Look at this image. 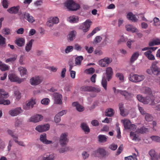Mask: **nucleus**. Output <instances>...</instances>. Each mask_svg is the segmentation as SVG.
Returning <instances> with one entry per match:
<instances>
[{"label":"nucleus","instance_id":"1","mask_svg":"<svg viewBox=\"0 0 160 160\" xmlns=\"http://www.w3.org/2000/svg\"><path fill=\"white\" fill-rule=\"evenodd\" d=\"M64 5L70 11H76L79 9L80 6L73 0H67L64 3Z\"/></svg>","mask_w":160,"mask_h":160},{"label":"nucleus","instance_id":"2","mask_svg":"<svg viewBox=\"0 0 160 160\" xmlns=\"http://www.w3.org/2000/svg\"><path fill=\"white\" fill-rule=\"evenodd\" d=\"M8 93L5 92L3 89H0V104L9 105L10 102L9 100H4L8 97Z\"/></svg>","mask_w":160,"mask_h":160},{"label":"nucleus","instance_id":"3","mask_svg":"<svg viewBox=\"0 0 160 160\" xmlns=\"http://www.w3.org/2000/svg\"><path fill=\"white\" fill-rule=\"evenodd\" d=\"M35 100L33 98L23 103L22 105L23 108L25 110H29L32 109L36 104Z\"/></svg>","mask_w":160,"mask_h":160},{"label":"nucleus","instance_id":"4","mask_svg":"<svg viewBox=\"0 0 160 160\" xmlns=\"http://www.w3.org/2000/svg\"><path fill=\"white\" fill-rule=\"evenodd\" d=\"M80 90L82 91L94 92L97 93L100 92L101 91V89L99 88L88 86H83L81 88Z\"/></svg>","mask_w":160,"mask_h":160},{"label":"nucleus","instance_id":"5","mask_svg":"<svg viewBox=\"0 0 160 160\" xmlns=\"http://www.w3.org/2000/svg\"><path fill=\"white\" fill-rule=\"evenodd\" d=\"M92 23L91 22L90 20L88 19L86 21L82 23V24L79 26V28L82 30L84 32H87L90 28V26Z\"/></svg>","mask_w":160,"mask_h":160},{"label":"nucleus","instance_id":"6","mask_svg":"<svg viewBox=\"0 0 160 160\" xmlns=\"http://www.w3.org/2000/svg\"><path fill=\"white\" fill-rule=\"evenodd\" d=\"M67 133H62L60 136L59 140V142L62 147H64L66 145L68 142V139L67 138Z\"/></svg>","mask_w":160,"mask_h":160},{"label":"nucleus","instance_id":"7","mask_svg":"<svg viewBox=\"0 0 160 160\" xmlns=\"http://www.w3.org/2000/svg\"><path fill=\"white\" fill-rule=\"evenodd\" d=\"M123 123L124 128L130 131H134L136 129V126L134 124H132L129 120H123Z\"/></svg>","mask_w":160,"mask_h":160},{"label":"nucleus","instance_id":"8","mask_svg":"<svg viewBox=\"0 0 160 160\" xmlns=\"http://www.w3.org/2000/svg\"><path fill=\"white\" fill-rule=\"evenodd\" d=\"M43 78L39 76H35L31 78L30 80V84L32 85H37L42 81Z\"/></svg>","mask_w":160,"mask_h":160},{"label":"nucleus","instance_id":"9","mask_svg":"<svg viewBox=\"0 0 160 160\" xmlns=\"http://www.w3.org/2000/svg\"><path fill=\"white\" fill-rule=\"evenodd\" d=\"M50 126V125L48 123L36 126L35 130L40 132H46L49 130Z\"/></svg>","mask_w":160,"mask_h":160},{"label":"nucleus","instance_id":"10","mask_svg":"<svg viewBox=\"0 0 160 160\" xmlns=\"http://www.w3.org/2000/svg\"><path fill=\"white\" fill-rule=\"evenodd\" d=\"M23 112L21 107H17L10 110L9 112V114L12 117L16 116Z\"/></svg>","mask_w":160,"mask_h":160},{"label":"nucleus","instance_id":"11","mask_svg":"<svg viewBox=\"0 0 160 160\" xmlns=\"http://www.w3.org/2000/svg\"><path fill=\"white\" fill-rule=\"evenodd\" d=\"M22 16L23 19L27 20L29 22L32 23L35 21L34 18L28 12H23Z\"/></svg>","mask_w":160,"mask_h":160},{"label":"nucleus","instance_id":"12","mask_svg":"<svg viewBox=\"0 0 160 160\" xmlns=\"http://www.w3.org/2000/svg\"><path fill=\"white\" fill-rule=\"evenodd\" d=\"M43 118V116L41 114H36L31 117L29 119V121L33 122H37L41 121Z\"/></svg>","mask_w":160,"mask_h":160},{"label":"nucleus","instance_id":"13","mask_svg":"<svg viewBox=\"0 0 160 160\" xmlns=\"http://www.w3.org/2000/svg\"><path fill=\"white\" fill-rule=\"evenodd\" d=\"M55 156L53 153H47L43 155L41 160H54Z\"/></svg>","mask_w":160,"mask_h":160},{"label":"nucleus","instance_id":"14","mask_svg":"<svg viewBox=\"0 0 160 160\" xmlns=\"http://www.w3.org/2000/svg\"><path fill=\"white\" fill-rule=\"evenodd\" d=\"M116 92L117 93H119L121 94L124 96L125 97V98L126 99L128 100L130 99L132 97V94L125 90H117Z\"/></svg>","mask_w":160,"mask_h":160},{"label":"nucleus","instance_id":"15","mask_svg":"<svg viewBox=\"0 0 160 160\" xmlns=\"http://www.w3.org/2000/svg\"><path fill=\"white\" fill-rule=\"evenodd\" d=\"M55 103L58 104H61L62 102V95L58 93H56L54 94Z\"/></svg>","mask_w":160,"mask_h":160},{"label":"nucleus","instance_id":"16","mask_svg":"<svg viewBox=\"0 0 160 160\" xmlns=\"http://www.w3.org/2000/svg\"><path fill=\"white\" fill-rule=\"evenodd\" d=\"M95 155H97V153H99L102 156L104 157L108 155V153L103 148H99L97 150L94 151Z\"/></svg>","mask_w":160,"mask_h":160},{"label":"nucleus","instance_id":"17","mask_svg":"<svg viewBox=\"0 0 160 160\" xmlns=\"http://www.w3.org/2000/svg\"><path fill=\"white\" fill-rule=\"evenodd\" d=\"M20 8L19 6H13L7 9V11L11 14H17Z\"/></svg>","mask_w":160,"mask_h":160},{"label":"nucleus","instance_id":"18","mask_svg":"<svg viewBox=\"0 0 160 160\" xmlns=\"http://www.w3.org/2000/svg\"><path fill=\"white\" fill-rule=\"evenodd\" d=\"M154 100V97L152 95H147L145 97H144V104H147L149 103H152Z\"/></svg>","mask_w":160,"mask_h":160},{"label":"nucleus","instance_id":"19","mask_svg":"<svg viewBox=\"0 0 160 160\" xmlns=\"http://www.w3.org/2000/svg\"><path fill=\"white\" fill-rule=\"evenodd\" d=\"M106 74L108 80L109 81L112 78V76L113 74L112 69L111 67H108L106 68Z\"/></svg>","mask_w":160,"mask_h":160},{"label":"nucleus","instance_id":"20","mask_svg":"<svg viewBox=\"0 0 160 160\" xmlns=\"http://www.w3.org/2000/svg\"><path fill=\"white\" fill-rule=\"evenodd\" d=\"M80 127L85 133L88 134L90 132V128L86 123H82L81 124Z\"/></svg>","mask_w":160,"mask_h":160},{"label":"nucleus","instance_id":"21","mask_svg":"<svg viewBox=\"0 0 160 160\" xmlns=\"http://www.w3.org/2000/svg\"><path fill=\"white\" fill-rule=\"evenodd\" d=\"M25 42V39L22 38H19L16 39L15 41V43L19 47H22L23 46Z\"/></svg>","mask_w":160,"mask_h":160},{"label":"nucleus","instance_id":"22","mask_svg":"<svg viewBox=\"0 0 160 160\" xmlns=\"http://www.w3.org/2000/svg\"><path fill=\"white\" fill-rule=\"evenodd\" d=\"M72 105L76 107L77 110L79 112H82L84 111V108L82 105H80L77 102H74L72 103Z\"/></svg>","mask_w":160,"mask_h":160},{"label":"nucleus","instance_id":"23","mask_svg":"<svg viewBox=\"0 0 160 160\" xmlns=\"http://www.w3.org/2000/svg\"><path fill=\"white\" fill-rule=\"evenodd\" d=\"M119 109L120 111L121 115L123 117L127 115V113L125 112L123 104L122 103H119L118 104Z\"/></svg>","mask_w":160,"mask_h":160},{"label":"nucleus","instance_id":"24","mask_svg":"<svg viewBox=\"0 0 160 160\" xmlns=\"http://www.w3.org/2000/svg\"><path fill=\"white\" fill-rule=\"evenodd\" d=\"M126 30L129 32H137L138 30L133 26L128 25L126 26Z\"/></svg>","mask_w":160,"mask_h":160},{"label":"nucleus","instance_id":"25","mask_svg":"<svg viewBox=\"0 0 160 160\" xmlns=\"http://www.w3.org/2000/svg\"><path fill=\"white\" fill-rule=\"evenodd\" d=\"M152 52L151 51L149 50L145 52L144 54L149 59L151 60H154L155 59V57L154 56L151 54Z\"/></svg>","mask_w":160,"mask_h":160},{"label":"nucleus","instance_id":"26","mask_svg":"<svg viewBox=\"0 0 160 160\" xmlns=\"http://www.w3.org/2000/svg\"><path fill=\"white\" fill-rule=\"evenodd\" d=\"M127 18L133 22H137L138 20V19L131 12H129L127 14Z\"/></svg>","mask_w":160,"mask_h":160},{"label":"nucleus","instance_id":"27","mask_svg":"<svg viewBox=\"0 0 160 160\" xmlns=\"http://www.w3.org/2000/svg\"><path fill=\"white\" fill-rule=\"evenodd\" d=\"M76 32L74 31H71L68 36V38L69 41H72L75 38Z\"/></svg>","mask_w":160,"mask_h":160},{"label":"nucleus","instance_id":"28","mask_svg":"<svg viewBox=\"0 0 160 160\" xmlns=\"http://www.w3.org/2000/svg\"><path fill=\"white\" fill-rule=\"evenodd\" d=\"M139 55V53L138 52H136L133 53L130 60V62L131 63L133 62L136 60Z\"/></svg>","mask_w":160,"mask_h":160},{"label":"nucleus","instance_id":"29","mask_svg":"<svg viewBox=\"0 0 160 160\" xmlns=\"http://www.w3.org/2000/svg\"><path fill=\"white\" fill-rule=\"evenodd\" d=\"M98 141L99 142L102 143L106 142L107 141V138L106 137L103 135H99L98 137Z\"/></svg>","mask_w":160,"mask_h":160},{"label":"nucleus","instance_id":"30","mask_svg":"<svg viewBox=\"0 0 160 160\" xmlns=\"http://www.w3.org/2000/svg\"><path fill=\"white\" fill-rule=\"evenodd\" d=\"M114 110L112 108H108L107 109L105 112V115L107 116L111 117L114 114Z\"/></svg>","mask_w":160,"mask_h":160},{"label":"nucleus","instance_id":"31","mask_svg":"<svg viewBox=\"0 0 160 160\" xmlns=\"http://www.w3.org/2000/svg\"><path fill=\"white\" fill-rule=\"evenodd\" d=\"M34 40L31 39L26 44L25 49L27 52H29L31 50L32 46V42Z\"/></svg>","mask_w":160,"mask_h":160},{"label":"nucleus","instance_id":"32","mask_svg":"<svg viewBox=\"0 0 160 160\" xmlns=\"http://www.w3.org/2000/svg\"><path fill=\"white\" fill-rule=\"evenodd\" d=\"M152 74L154 75H158L160 74V68L158 66L152 67Z\"/></svg>","mask_w":160,"mask_h":160},{"label":"nucleus","instance_id":"33","mask_svg":"<svg viewBox=\"0 0 160 160\" xmlns=\"http://www.w3.org/2000/svg\"><path fill=\"white\" fill-rule=\"evenodd\" d=\"M9 68L6 64L2 63V61H0V69L2 71L8 70Z\"/></svg>","mask_w":160,"mask_h":160},{"label":"nucleus","instance_id":"34","mask_svg":"<svg viewBox=\"0 0 160 160\" xmlns=\"http://www.w3.org/2000/svg\"><path fill=\"white\" fill-rule=\"evenodd\" d=\"M18 70L19 71L20 75L22 77L24 76L25 75L27 74V69L24 67H19L18 68Z\"/></svg>","mask_w":160,"mask_h":160},{"label":"nucleus","instance_id":"35","mask_svg":"<svg viewBox=\"0 0 160 160\" xmlns=\"http://www.w3.org/2000/svg\"><path fill=\"white\" fill-rule=\"evenodd\" d=\"M83 59V58L82 56H78L75 59V64L77 65H80Z\"/></svg>","mask_w":160,"mask_h":160},{"label":"nucleus","instance_id":"36","mask_svg":"<svg viewBox=\"0 0 160 160\" xmlns=\"http://www.w3.org/2000/svg\"><path fill=\"white\" fill-rule=\"evenodd\" d=\"M9 79L11 82H16L18 81V77L14 74H9L8 76Z\"/></svg>","mask_w":160,"mask_h":160},{"label":"nucleus","instance_id":"37","mask_svg":"<svg viewBox=\"0 0 160 160\" xmlns=\"http://www.w3.org/2000/svg\"><path fill=\"white\" fill-rule=\"evenodd\" d=\"M101 84L102 87L105 89V90L106 91L107 90V82L105 77H104L102 78V80Z\"/></svg>","mask_w":160,"mask_h":160},{"label":"nucleus","instance_id":"38","mask_svg":"<svg viewBox=\"0 0 160 160\" xmlns=\"http://www.w3.org/2000/svg\"><path fill=\"white\" fill-rule=\"evenodd\" d=\"M17 58V56L15 55L13 57L10 58L6 59L5 60V62L6 63L13 62H14Z\"/></svg>","mask_w":160,"mask_h":160},{"label":"nucleus","instance_id":"39","mask_svg":"<svg viewBox=\"0 0 160 160\" xmlns=\"http://www.w3.org/2000/svg\"><path fill=\"white\" fill-rule=\"evenodd\" d=\"M136 74H133L131 73L129 75L128 78L130 81H132L133 82H136Z\"/></svg>","mask_w":160,"mask_h":160},{"label":"nucleus","instance_id":"40","mask_svg":"<svg viewBox=\"0 0 160 160\" xmlns=\"http://www.w3.org/2000/svg\"><path fill=\"white\" fill-rule=\"evenodd\" d=\"M144 78L145 77L143 75H139L136 74V82L142 81Z\"/></svg>","mask_w":160,"mask_h":160},{"label":"nucleus","instance_id":"41","mask_svg":"<svg viewBox=\"0 0 160 160\" xmlns=\"http://www.w3.org/2000/svg\"><path fill=\"white\" fill-rule=\"evenodd\" d=\"M47 140V135L45 133H43L41 134L40 136V140L43 143H44Z\"/></svg>","mask_w":160,"mask_h":160},{"label":"nucleus","instance_id":"42","mask_svg":"<svg viewBox=\"0 0 160 160\" xmlns=\"http://www.w3.org/2000/svg\"><path fill=\"white\" fill-rule=\"evenodd\" d=\"M79 21V18L77 16H73L70 17L69 21L71 22L75 23L78 22Z\"/></svg>","mask_w":160,"mask_h":160},{"label":"nucleus","instance_id":"43","mask_svg":"<svg viewBox=\"0 0 160 160\" xmlns=\"http://www.w3.org/2000/svg\"><path fill=\"white\" fill-rule=\"evenodd\" d=\"M145 118L146 121L148 122H150L152 120L153 117L152 115L147 113L145 115Z\"/></svg>","mask_w":160,"mask_h":160},{"label":"nucleus","instance_id":"44","mask_svg":"<svg viewBox=\"0 0 160 160\" xmlns=\"http://www.w3.org/2000/svg\"><path fill=\"white\" fill-rule=\"evenodd\" d=\"M100 29L98 27H97L94 28L92 31V32L89 34L87 36V38H90L91 37H92V35H93L94 34H95L97 32L99 31Z\"/></svg>","mask_w":160,"mask_h":160},{"label":"nucleus","instance_id":"45","mask_svg":"<svg viewBox=\"0 0 160 160\" xmlns=\"http://www.w3.org/2000/svg\"><path fill=\"white\" fill-rule=\"evenodd\" d=\"M148 131V128L144 127H142L138 130V132L141 133H145Z\"/></svg>","mask_w":160,"mask_h":160},{"label":"nucleus","instance_id":"46","mask_svg":"<svg viewBox=\"0 0 160 160\" xmlns=\"http://www.w3.org/2000/svg\"><path fill=\"white\" fill-rule=\"evenodd\" d=\"M5 38L0 34V46H2L5 44Z\"/></svg>","mask_w":160,"mask_h":160},{"label":"nucleus","instance_id":"47","mask_svg":"<svg viewBox=\"0 0 160 160\" xmlns=\"http://www.w3.org/2000/svg\"><path fill=\"white\" fill-rule=\"evenodd\" d=\"M151 138L152 141L156 142H160V137L157 136H152L151 137Z\"/></svg>","mask_w":160,"mask_h":160},{"label":"nucleus","instance_id":"48","mask_svg":"<svg viewBox=\"0 0 160 160\" xmlns=\"http://www.w3.org/2000/svg\"><path fill=\"white\" fill-rule=\"evenodd\" d=\"M14 94L16 98L18 100H19L21 98V93L18 90L15 91Z\"/></svg>","mask_w":160,"mask_h":160},{"label":"nucleus","instance_id":"49","mask_svg":"<svg viewBox=\"0 0 160 160\" xmlns=\"http://www.w3.org/2000/svg\"><path fill=\"white\" fill-rule=\"evenodd\" d=\"M69 149V148L68 147L61 148L59 149V152L60 153H64L68 151Z\"/></svg>","mask_w":160,"mask_h":160},{"label":"nucleus","instance_id":"50","mask_svg":"<svg viewBox=\"0 0 160 160\" xmlns=\"http://www.w3.org/2000/svg\"><path fill=\"white\" fill-rule=\"evenodd\" d=\"M2 32L5 35H9L11 34V30L8 28H5L2 30Z\"/></svg>","mask_w":160,"mask_h":160},{"label":"nucleus","instance_id":"51","mask_svg":"<svg viewBox=\"0 0 160 160\" xmlns=\"http://www.w3.org/2000/svg\"><path fill=\"white\" fill-rule=\"evenodd\" d=\"M103 60L105 61V63L106 64L107 66H108V64L112 62V59L111 58H109L108 57H105L103 59Z\"/></svg>","mask_w":160,"mask_h":160},{"label":"nucleus","instance_id":"52","mask_svg":"<svg viewBox=\"0 0 160 160\" xmlns=\"http://www.w3.org/2000/svg\"><path fill=\"white\" fill-rule=\"evenodd\" d=\"M144 93L148 94V95H152V92L151 89L148 87H146L144 89Z\"/></svg>","mask_w":160,"mask_h":160},{"label":"nucleus","instance_id":"53","mask_svg":"<svg viewBox=\"0 0 160 160\" xmlns=\"http://www.w3.org/2000/svg\"><path fill=\"white\" fill-rule=\"evenodd\" d=\"M50 102V100L48 98H45L41 101V103L42 104L47 105Z\"/></svg>","mask_w":160,"mask_h":160},{"label":"nucleus","instance_id":"54","mask_svg":"<svg viewBox=\"0 0 160 160\" xmlns=\"http://www.w3.org/2000/svg\"><path fill=\"white\" fill-rule=\"evenodd\" d=\"M73 50V47L72 46H68L65 49V52L66 53L72 52Z\"/></svg>","mask_w":160,"mask_h":160},{"label":"nucleus","instance_id":"55","mask_svg":"<svg viewBox=\"0 0 160 160\" xmlns=\"http://www.w3.org/2000/svg\"><path fill=\"white\" fill-rule=\"evenodd\" d=\"M82 158L85 160L88 158L89 156V154L86 151H83L82 154Z\"/></svg>","mask_w":160,"mask_h":160},{"label":"nucleus","instance_id":"56","mask_svg":"<svg viewBox=\"0 0 160 160\" xmlns=\"http://www.w3.org/2000/svg\"><path fill=\"white\" fill-rule=\"evenodd\" d=\"M118 148V145L114 143H112L109 146V148L112 150H116Z\"/></svg>","mask_w":160,"mask_h":160},{"label":"nucleus","instance_id":"57","mask_svg":"<svg viewBox=\"0 0 160 160\" xmlns=\"http://www.w3.org/2000/svg\"><path fill=\"white\" fill-rule=\"evenodd\" d=\"M2 5L4 8H7L8 7V3L7 0H3L2 2Z\"/></svg>","mask_w":160,"mask_h":160},{"label":"nucleus","instance_id":"58","mask_svg":"<svg viewBox=\"0 0 160 160\" xmlns=\"http://www.w3.org/2000/svg\"><path fill=\"white\" fill-rule=\"evenodd\" d=\"M7 132L8 134L10 135L13 138L18 139V137L17 136L13 134V132L10 130H8Z\"/></svg>","mask_w":160,"mask_h":160},{"label":"nucleus","instance_id":"59","mask_svg":"<svg viewBox=\"0 0 160 160\" xmlns=\"http://www.w3.org/2000/svg\"><path fill=\"white\" fill-rule=\"evenodd\" d=\"M102 39V38L100 36H97L95 37L94 41L95 43H98L101 41Z\"/></svg>","mask_w":160,"mask_h":160},{"label":"nucleus","instance_id":"60","mask_svg":"<svg viewBox=\"0 0 160 160\" xmlns=\"http://www.w3.org/2000/svg\"><path fill=\"white\" fill-rule=\"evenodd\" d=\"M54 120L56 123L59 122L61 121L60 117L57 114L54 117Z\"/></svg>","mask_w":160,"mask_h":160},{"label":"nucleus","instance_id":"61","mask_svg":"<svg viewBox=\"0 0 160 160\" xmlns=\"http://www.w3.org/2000/svg\"><path fill=\"white\" fill-rule=\"evenodd\" d=\"M92 124L94 126H97L99 125V123L97 120H92L91 122Z\"/></svg>","mask_w":160,"mask_h":160},{"label":"nucleus","instance_id":"62","mask_svg":"<svg viewBox=\"0 0 160 160\" xmlns=\"http://www.w3.org/2000/svg\"><path fill=\"white\" fill-rule=\"evenodd\" d=\"M135 42V40H131V39H129L127 41V46L129 48H131V43H133Z\"/></svg>","mask_w":160,"mask_h":160},{"label":"nucleus","instance_id":"63","mask_svg":"<svg viewBox=\"0 0 160 160\" xmlns=\"http://www.w3.org/2000/svg\"><path fill=\"white\" fill-rule=\"evenodd\" d=\"M82 48V47L78 43H76L74 45V49L77 51H81Z\"/></svg>","mask_w":160,"mask_h":160},{"label":"nucleus","instance_id":"64","mask_svg":"<svg viewBox=\"0 0 160 160\" xmlns=\"http://www.w3.org/2000/svg\"><path fill=\"white\" fill-rule=\"evenodd\" d=\"M125 160H137V158L136 157H133V156L130 155L127 157H125Z\"/></svg>","mask_w":160,"mask_h":160}]
</instances>
